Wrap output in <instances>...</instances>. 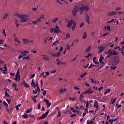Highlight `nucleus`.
Here are the masks:
<instances>
[{
  "instance_id": "1",
  "label": "nucleus",
  "mask_w": 124,
  "mask_h": 124,
  "mask_svg": "<svg viewBox=\"0 0 124 124\" xmlns=\"http://www.w3.org/2000/svg\"><path fill=\"white\" fill-rule=\"evenodd\" d=\"M107 58L108 59V58H110V57H111V56H117L118 55V53H117L116 52V51H113V49H109L108 51V53H107Z\"/></svg>"
},
{
  "instance_id": "2",
  "label": "nucleus",
  "mask_w": 124,
  "mask_h": 124,
  "mask_svg": "<svg viewBox=\"0 0 124 124\" xmlns=\"http://www.w3.org/2000/svg\"><path fill=\"white\" fill-rule=\"evenodd\" d=\"M17 16L19 18H21V19L20 20V22H22V23L27 22V20H28V16L26 15L19 14Z\"/></svg>"
},
{
  "instance_id": "3",
  "label": "nucleus",
  "mask_w": 124,
  "mask_h": 124,
  "mask_svg": "<svg viewBox=\"0 0 124 124\" xmlns=\"http://www.w3.org/2000/svg\"><path fill=\"white\" fill-rule=\"evenodd\" d=\"M15 78H14V80L17 82V81H18V82L21 80V77H20V69H18L17 71L16 74L15 76Z\"/></svg>"
},
{
  "instance_id": "4",
  "label": "nucleus",
  "mask_w": 124,
  "mask_h": 124,
  "mask_svg": "<svg viewBox=\"0 0 124 124\" xmlns=\"http://www.w3.org/2000/svg\"><path fill=\"white\" fill-rule=\"evenodd\" d=\"M79 8L81 9V11H89V10H90V6H89V5H82Z\"/></svg>"
},
{
  "instance_id": "5",
  "label": "nucleus",
  "mask_w": 124,
  "mask_h": 124,
  "mask_svg": "<svg viewBox=\"0 0 124 124\" xmlns=\"http://www.w3.org/2000/svg\"><path fill=\"white\" fill-rule=\"evenodd\" d=\"M50 55L51 56H52V57L58 58V57L61 56V53L60 52V51H58L55 53H51Z\"/></svg>"
},
{
  "instance_id": "6",
  "label": "nucleus",
  "mask_w": 124,
  "mask_h": 124,
  "mask_svg": "<svg viewBox=\"0 0 124 124\" xmlns=\"http://www.w3.org/2000/svg\"><path fill=\"white\" fill-rule=\"evenodd\" d=\"M117 14V12H114V11H111V12H108L107 13L108 16H111L114 15H116Z\"/></svg>"
},
{
  "instance_id": "7",
  "label": "nucleus",
  "mask_w": 124,
  "mask_h": 124,
  "mask_svg": "<svg viewBox=\"0 0 124 124\" xmlns=\"http://www.w3.org/2000/svg\"><path fill=\"white\" fill-rule=\"evenodd\" d=\"M98 48H99L98 53L100 54V53H101V52H103V51H104V50H105V49L106 48V46H102L100 47H98Z\"/></svg>"
},
{
  "instance_id": "8",
  "label": "nucleus",
  "mask_w": 124,
  "mask_h": 124,
  "mask_svg": "<svg viewBox=\"0 0 124 124\" xmlns=\"http://www.w3.org/2000/svg\"><path fill=\"white\" fill-rule=\"evenodd\" d=\"M44 101L46 102V103L47 105V108H49V107H50V106H51V103H50V102H49V100L46 99V98H44Z\"/></svg>"
},
{
  "instance_id": "9",
  "label": "nucleus",
  "mask_w": 124,
  "mask_h": 124,
  "mask_svg": "<svg viewBox=\"0 0 124 124\" xmlns=\"http://www.w3.org/2000/svg\"><path fill=\"white\" fill-rule=\"evenodd\" d=\"M73 23V20H71L70 21H68V24L67 25V28H71V26H72V24Z\"/></svg>"
},
{
  "instance_id": "10",
  "label": "nucleus",
  "mask_w": 124,
  "mask_h": 124,
  "mask_svg": "<svg viewBox=\"0 0 124 124\" xmlns=\"http://www.w3.org/2000/svg\"><path fill=\"white\" fill-rule=\"evenodd\" d=\"M86 92L89 94H93V91H92V88L87 90Z\"/></svg>"
},
{
  "instance_id": "11",
  "label": "nucleus",
  "mask_w": 124,
  "mask_h": 124,
  "mask_svg": "<svg viewBox=\"0 0 124 124\" xmlns=\"http://www.w3.org/2000/svg\"><path fill=\"white\" fill-rule=\"evenodd\" d=\"M85 21L86 22H87L88 24H89V25H90V24H91V23H90V16H89L88 15H87L86 14V16L85 17Z\"/></svg>"
},
{
  "instance_id": "12",
  "label": "nucleus",
  "mask_w": 124,
  "mask_h": 124,
  "mask_svg": "<svg viewBox=\"0 0 124 124\" xmlns=\"http://www.w3.org/2000/svg\"><path fill=\"white\" fill-rule=\"evenodd\" d=\"M41 56H42L43 60H45V61H49V58L45 55H41Z\"/></svg>"
},
{
  "instance_id": "13",
  "label": "nucleus",
  "mask_w": 124,
  "mask_h": 124,
  "mask_svg": "<svg viewBox=\"0 0 124 124\" xmlns=\"http://www.w3.org/2000/svg\"><path fill=\"white\" fill-rule=\"evenodd\" d=\"M94 108H96V109L98 108V102L96 100H95V102L94 103Z\"/></svg>"
},
{
  "instance_id": "14",
  "label": "nucleus",
  "mask_w": 124,
  "mask_h": 124,
  "mask_svg": "<svg viewBox=\"0 0 124 124\" xmlns=\"http://www.w3.org/2000/svg\"><path fill=\"white\" fill-rule=\"evenodd\" d=\"M22 41H24L23 44H28V43H29V40L28 39L24 38L22 39Z\"/></svg>"
},
{
  "instance_id": "15",
  "label": "nucleus",
  "mask_w": 124,
  "mask_h": 124,
  "mask_svg": "<svg viewBox=\"0 0 124 124\" xmlns=\"http://www.w3.org/2000/svg\"><path fill=\"white\" fill-rule=\"evenodd\" d=\"M36 86L38 93H40V89L39 88V86H38V82L37 81L36 82Z\"/></svg>"
},
{
  "instance_id": "16",
  "label": "nucleus",
  "mask_w": 124,
  "mask_h": 124,
  "mask_svg": "<svg viewBox=\"0 0 124 124\" xmlns=\"http://www.w3.org/2000/svg\"><path fill=\"white\" fill-rule=\"evenodd\" d=\"M76 27V21H75L73 23V26L72 27V30H73V31H74Z\"/></svg>"
},
{
  "instance_id": "17",
  "label": "nucleus",
  "mask_w": 124,
  "mask_h": 124,
  "mask_svg": "<svg viewBox=\"0 0 124 124\" xmlns=\"http://www.w3.org/2000/svg\"><path fill=\"white\" fill-rule=\"evenodd\" d=\"M22 117H23V118H24V119H28L29 117L28 116V114L27 113H24V114L22 115Z\"/></svg>"
},
{
  "instance_id": "18",
  "label": "nucleus",
  "mask_w": 124,
  "mask_h": 124,
  "mask_svg": "<svg viewBox=\"0 0 124 124\" xmlns=\"http://www.w3.org/2000/svg\"><path fill=\"white\" fill-rule=\"evenodd\" d=\"M77 11H75V10H72V13L73 15V16H76V13H77Z\"/></svg>"
},
{
  "instance_id": "19",
  "label": "nucleus",
  "mask_w": 124,
  "mask_h": 124,
  "mask_svg": "<svg viewBox=\"0 0 124 124\" xmlns=\"http://www.w3.org/2000/svg\"><path fill=\"white\" fill-rule=\"evenodd\" d=\"M61 33V30H60V29H55L54 31V33Z\"/></svg>"
},
{
  "instance_id": "20",
  "label": "nucleus",
  "mask_w": 124,
  "mask_h": 124,
  "mask_svg": "<svg viewBox=\"0 0 124 124\" xmlns=\"http://www.w3.org/2000/svg\"><path fill=\"white\" fill-rule=\"evenodd\" d=\"M93 66H96V67H97V66H99V65H94L93 64H91L89 67L88 68H92V67H93Z\"/></svg>"
},
{
  "instance_id": "21",
  "label": "nucleus",
  "mask_w": 124,
  "mask_h": 124,
  "mask_svg": "<svg viewBox=\"0 0 124 124\" xmlns=\"http://www.w3.org/2000/svg\"><path fill=\"white\" fill-rule=\"evenodd\" d=\"M31 86H32V87H33V88H34V89H35L36 87V84H35V82H31Z\"/></svg>"
},
{
  "instance_id": "22",
  "label": "nucleus",
  "mask_w": 124,
  "mask_h": 124,
  "mask_svg": "<svg viewBox=\"0 0 124 124\" xmlns=\"http://www.w3.org/2000/svg\"><path fill=\"white\" fill-rule=\"evenodd\" d=\"M91 46H89L88 47V48H87L85 50V52H86V53H89V52L90 51H91Z\"/></svg>"
},
{
  "instance_id": "23",
  "label": "nucleus",
  "mask_w": 124,
  "mask_h": 124,
  "mask_svg": "<svg viewBox=\"0 0 124 124\" xmlns=\"http://www.w3.org/2000/svg\"><path fill=\"white\" fill-rule=\"evenodd\" d=\"M61 116H62V114L61 113V111L59 110L58 112V114L57 115V117L60 118V117H61Z\"/></svg>"
},
{
  "instance_id": "24",
  "label": "nucleus",
  "mask_w": 124,
  "mask_h": 124,
  "mask_svg": "<svg viewBox=\"0 0 124 124\" xmlns=\"http://www.w3.org/2000/svg\"><path fill=\"white\" fill-rule=\"evenodd\" d=\"M3 104L5 107V108L8 107V104H7V103H6V102L3 101Z\"/></svg>"
},
{
  "instance_id": "25",
  "label": "nucleus",
  "mask_w": 124,
  "mask_h": 124,
  "mask_svg": "<svg viewBox=\"0 0 124 124\" xmlns=\"http://www.w3.org/2000/svg\"><path fill=\"white\" fill-rule=\"evenodd\" d=\"M70 110L71 111H72V112H73V113H76V110H75V109H74V108H73V107L70 108Z\"/></svg>"
},
{
  "instance_id": "26",
  "label": "nucleus",
  "mask_w": 124,
  "mask_h": 124,
  "mask_svg": "<svg viewBox=\"0 0 124 124\" xmlns=\"http://www.w3.org/2000/svg\"><path fill=\"white\" fill-rule=\"evenodd\" d=\"M9 97V94H8V93H7V91H5V96H4V97Z\"/></svg>"
},
{
  "instance_id": "27",
  "label": "nucleus",
  "mask_w": 124,
  "mask_h": 124,
  "mask_svg": "<svg viewBox=\"0 0 124 124\" xmlns=\"http://www.w3.org/2000/svg\"><path fill=\"white\" fill-rule=\"evenodd\" d=\"M50 111V109H48L46 111L44 114L46 116V117H47L48 116V114H49V112Z\"/></svg>"
},
{
  "instance_id": "28",
  "label": "nucleus",
  "mask_w": 124,
  "mask_h": 124,
  "mask_svg": "<svg viewBox=\"0 0 124 124\" xmlns=\"http://www.w3.org/2000/svg\"><path fill=\"white\" fill-rule=\"evenodd\" d=\"M94 122H93V120H91L90 121V120H88L87 121V124H93Z\"/></svg>"
},
{
  "instance_id": "29",
  "label": "nucleus",
  "mask_w": 124,
  "mask_h": 124,
  "mask_svg": "<svg viewBox=\"0 0 124 124\" xmlns=\"http://www.w3.org/2000/svg\"><path fill=\"white\" fill-rule=\"evenodd\" d=\"M78 9H79V8H78V6L75 5V7L73 10H75L76 11H78Z\"/></svg>"
},
{
  "instance_id": "30",
  "label": "nucleus",
  "mask_w": 124,
  "mask_h": 124,
  "mask_svg": "<svg viewBox=\"0 0 124 124\" xmlns=\"http://www.w3.org/2000/svg\"><path fill=\"white\" fill-rule=\"evenodd\" d=\"M59 17H56L54 19L52 20V22H53V23H56Z\"/></svg>"
},
{
  "instance_id": "31",
  "label": "nucleus",
  "mask_w": 124,
  "mask_h": 124,
  "mask_svg": "<svg viewBox=\"0 0 124 124\" xmlns=\"http://www.w3.org/2000/svg\"><path fill=\"white\" fill-rule=\"evenodd\" d=\"M64 63L63 62H62L61 61H59L57 62V65H60V64H63Z\"/></svg>"
},
{
  "instance_id": "32",
  "label": "nucleus",
  "mask_w": 124,
  "mask_h": 124,
  "mask_svg": "<svg viewBox=\"0 0 124 124\" xmlns=\"http://www.w3.org/2000/svg\"><path fill=\"white\" fill-rule=\"evenodd\" d=\"M30 56L23 57L22 60H30Z\"/></svg>"
},
{
  "instance_id": "33",
  "label": "nucleus",
  "mask_w": 124,
  "mask_h": 124,
  "mask_svg": "<svg viewBox=\"0 0 124 124\" xmlns=\"http://www.w3.org/2000/svg\"><path fill=\"white\" fill-rule=\"evenodd\" d=\"M111 103H110V104L111 103V104H114V103H115V101H116V98H115L114 99H113V98L111 99Z\"/></svg>"
},
{
  "instance_id": "34",
  "label": "nucleus",
  "mask_w": 124,
  "mask_h": 124,
  "mask_svg": "<svg viewBox=\"0 0 124 124\" xmlns=\"http://www.w3.org/2000/svg\"><path fill=\"white\" fill-rule=\"evenodd\" d=\"M55 28H51L50 29V31L51 33H53V32H54V31L55 32Z\"/></svg>"
},
{
  "instance_id": "35",
  "label": "nucleus",
  "mask_w": 124,
  "mask_h": 124,
  "mask_svg": "<svg viewBox=\"0 0 124 124\" xmlns=\"http://www.w3.org/2000/svg\"><path fill=\"white\" fill-rule=\"evenodd\" d=\"M67 50H70V48H71V46H69V45L67 44L66 46Z\"/></svg>"
},
{
  "instance_id": "36",
  "label": "nucleus",
  "mask_w": 124,
  "mask_h": 124,
  "mask_svg": "<svg viewBox=\"0 0 124 124\" xmlns=\"http://www.w3.org/2000/svg\"><path fill=\"white\" fill-rule=\"evenodd\" d=\"M7 16H8V14H5L3 16V19L5 20L7 18Z\"/></svg>"
},
{
  "instance_id": "37",
  "label": "nucleus",
  "mask_w": 124,
  "mask_h": 124,
  "mask_svg": "<svg viewBox=\"0 0 124 124\" xmlns=\"http://www.w3.org/2000/svg\"><path fill=\"white\" fill-rule=\"evenodd\" d=\"M114 21H115V19L112 18L110 20L108 21V24H110V23H112V22H114Z\"/></svg>"
},
{
  "instance_id": "38",
  "label": "nucleus",
  "mask_w": 124,
  "mask_h": 124,
  "mask_svg": "<svg viewBox=\"0 0 124 124\" xmlns=\"http://www.w3.org/2000/svg\"><path fill=\"white\" fill-rule=\"evenodd\" d=\"M107 30L108 31H111V27L110 26H109V25H107Z\"/></svg>"
},
{
  "instance_id": "39",
  "label": "nucleus",
  "mask_w": 124,
  "mask_h": 124,
  "mask_svg": "<svg viewBox=\"0 0 124 124\" xmlns=\"http://www.w3.org/2000/svg\"><path fill=\"white\" fill-rule=\"evenodd\" d=\"M24 87H25V88H30V86H29V84H28V83H25Z\"/></svg>"
},
{
  "instance_id": "40",
  "label": "nucleus",
  "mask_w": 124,
  "mask_h": 124,
  "mask_svg": "<svg viewBox=\"0 0 124 124\" xmlns=\"http://www.w3.org/2000/svg\"><path fill=\"white\" fill-rule=\"evenodd\" d=\"M12 87L13 88H14V89H15L16 88H17V84L15 83H13Z\"/></svg>"
},
{
  "instance_id": "41",
  "label": "nucleus",
  "mask_w": 124,
  "mask_h": 124,
  "mask_svg": "<svg viewBox=\"0 0 124 124\" xmlns=\"http://www.w3.org/2000/svg\"><path fill=\"white\" fill-rule=\"evenodd\" d=\"M87 75V73H84L83 74L80 75V78H83L84 76H86Z\"/></svg>"
},
{
  "instance_id": "42",
  "label": "nucleus",
  "mask_w": 124,
  "mask_h": 124,
  "mask_svg": "<svg viewBox=\"0 0 124 124\" xmlns=\"http://www.w3.org/2000/svg\"><path fill=\"white\" fill-rule=\"evenodd\" d=\"M66 37H67V38H70V34H69V33H66Z\"/></svg>"
},
{
  "instance_id": "43",
  "label": "nucleus",
  "mask_w": 124,
  "mask_h": 124,
  "mask_svg": "<svg viewBox=\"0 0 124 124\" xmlns=\"http://www.w3.org/2000/svg\"><path fill=\"white\" fill-rule=\"evenodd\" d=\"M87 37V33L84 32L83 36V39H85Z\"/></svg>"
},
{
  "instance_id": "44",
  "label": "nucleus",
  "mask_w": 124,
  "mask_h": 124,
  "mask_svg": "<svg viewBox=\"0 0 124 124\" xmlns=\"http://www.w3.org/2000/svg\"><path fill=\"white\" fill-rule=\"evenodd\" d=\"M31 108L30 109H27V110L26 111V113L28 114L29 113H31Z\"/></svg>"
},
{
  "instance_id": "45",
  "label": "nucleus",
  "mask_w": 124,
  "mask_h": 124,
  "mask_svg": "<svg viewBox=\"0 0 124 124\" xmlns=\"http://www.w3.org/2000/svg\"><path fill=\"white\" fill-rule=\"evenodd\" d=\"M46 93H47V91H46V90H44V91L43 92V93H42L43 95H44V96L46 95Z\"/></svg>"
},
{
  "instance_id": "46",
  "label": "nucleus",
  "mask_w": 124,
  "mask_h": 124,
  "mask_svg": "<svg viewBox=\"0 0 124 124\" xmlns=\"http://www.w3.org/2000/svg\"><path fill=\"white\" fill-rule=\"evenodd\" d=\"M117 68V66H115L114 67L113 66H111V70H115V69H116Z\"/></svg>"
},
{
  "instance_id": "47",
  "label": "nucleus",
  "mask_w": 124,
  "mask_h": 124,
  "mask_svg": "<svg viewBox=\"0 0 124 124\" xmlns=\"http://www.w3.org/2000/svg\"><path fill=\"white\" fill-rule=\"evenodd\" d=\"M33 93L34 94H36L37 93V90L35 89V90H33Z\"/></svg>"
},
{
  "instance_id": "48",
  "label": "nucleus",
  "mask_w": 124,
  "mask_h": 124,
  "mask_svg": "<svg viewBox=\"0 0 124 124\" xmlns=\"http://www.w3.org/2000/svg\"><path fill=\"white\" fill-rule=\"evenodd\" d=\"M115 50H117V49H118L119 51H121V47H119V46H116L115 47H114Z\"/></svg>"
},
{
  "instance_id": "49",
  "label": "nucleus",
  "mask_w": 124,
  "mask_h": 124,
  "mask_svg": "<svg viewBox=\"0 0 124 124\" xmlns=\"http://www.w3.org/2000/svg\"><path fill=\"white\" fill-rule=\"evenodd\" d=\"M6 101L8 103V104H10V102L11 101V99H7Z\"/></svg>"
},
{
  "instance_id": "50",
  "label": "nucleus",
  "mask_w": 124,
  "mask_h": 124,
  "mask_svg": "<svg viewBox=\"0 0 124 124\" xmlns=\"http://www.w3.org/2000/svg\"><path fill=\"white\" fill-rule=\"evenodd\" d=\"M86 108H88L89 107V101L88 100L86 101Z\"/></svg>"
},
{
  "instance_id": "51",
  "label": "nucleus",
  "mask_w": 124,
  "mask_h": 124,
  "mask_svg": "<svg viewBox=\"0 0 124 124\" xmlns=\"http://www.w3.org/2000/svg\"><path fill=\"white\" fill-rule=\"evenodd\" d=\"M39 19H45V17H44V15H42L39 17Z\"/></svg>"
},
{
  "instance_id": "52",
  "label": "nucleus",
  "mask_w": 124,
  "mask_h": 124,
  "mask_svg": "<svg viewBox=\"0 0 124 124\" xmlns=\"http://www.w3.org/2000/svg\"><path fill=\"white\" fill-rule=\"evenodd\" d=\"M24 53H25L26 54H29V52L27 50L21 51L22 54H24Z\"/></svg>"
},
{
  "instance_id": "53",
  "label": "nucleus",
  "mask_w": 124,
  "mask_h": 124,
  "mask_svg": "<svg viewBox=\"0 0 124 124\" xmlns=\"http://www.w3.org/2000/svg\"><path fill=\"white\" fill-rule=\"evenodd\" d=\"M84 22H82L79 25V28H82V27H84Z\"/></svg>"
},
{
  "instance_id": "54",
  "label": "nucleus",
  "mask_w": 124,
  "mask_h": 124,
  "mask_svg": "<svg viewBox=\"0 0 124 124\" xmlns=\"http://www.w3.org/2000/svg\"><path fill=\"white\" fill-rule=\"evenodd\" d=\"M35 76V74H33L31 76V79H32V78H34V77Z\"/></svg>"
},
{
  "instance_id": "55",
  "label": "nucleus",
  "mask_w": 124,
  "mask_h": 124,
  "mask_svg": "<svg viewBox=\"0 0 124 124\" xmlns=\"http://www.w3.org/2000/svg\"><path fill=\"white\" fill-rule=\"evenodd\" d=\"M113 120H114V119H109V120H108L109 123H114V121H113Z\"/></svg>"
},
{
  "instance_id": "56",
  "label": "nucleus",
  "mask_w": 124,
  "mask_h": 124,
  "mask_svg": "<svg viewBox=\"0 0 124 124\" xmlns=\"http://www.w3.org/2000/svg\"><path fill=\"white\" fill-rule=\"evenodd\" d=\"M93 62H94L95 64H99V62H98L97 61H95Z\"/></svg>"
},
{
  "instance_id": "57",
  "label": "nucleus",
  "mask_w": 124,
  "mask_h": 124,
  "mask_svg": "<svg viewBox=\"0 0 124 124\" xmlns=\"http://www.w3.org/2000/svg\"><path fill=\"white\" fill-rule=\"evenodd\" d=\"M103 60H104V57L100 56L99 58V61H103Z\"/></svg>"
},
{
  "instance_id": "58",
  "label": "nucleus",
  "mask_w": 124,
  "mask_h": 124,
  "mask_svg": "<svg viewBox=\"0 0 124 124\" xmlns=\"http://www.w3.org/2000/svg\"><path fill=\"white\" fill-rule=\"evenodd\" d=\"M101 90H103V87L102 86L98 88V91H101Z\"/></svg>"
},
{
  "instance_id": "59",
  "label": "nucleus",
  "mask_w": 124,
  "mask_h": 124,
  "mask_svg": "<svg viewBox=\"0 0 124 124\" xmlns=\"http://www.w3.org/2000/svg\"><path fill=\"white\" fill-rule=\"evenodd\" d=\"M83 94V93L80 94L79 98H84V95Z\"/></svg>"
},
{
  "instance_id": "60",
  "label": "nucleus",
  "mask_w": 124,
  "mask_h": 124,
  "mask_svg": "<svg viewBox=\"0 0 124 124\" xmlns=\"http://www.w3.org/2000/svg\"><path fill=\"white\" fill-rule=\"evenodd\" d=\"M3 34H4L5 36H6V33H5V30H3L2 31Z\"/></svg>"
},
{
  "instance_id": "61",
  "label": "nucleus",
  "mask_w": 124,
  "mask_h": 124,
  "mask_svg": "<svg viewBox=\"0 0 124 124\" xmlns=\"http://www.w3.org/2000/svg\"><path fill=\"white\" fill-rule=\"evenodd\" d=\"M31 98H32V99H33V102H36V99H35V98H33V97H31Z\"/></svg>"
},
{
  "instance_id": "62",
  "label": "nucleus",
  "mask_w": 124,
  "mask_h": 124,
  "mask_svg": "<svg viewBox=\"0 0 124 124\" xmlns=\"http://www.w3.org/2000/svg\"><path fill=\"white\" fill-rule=\"evenodd\" d=\"M106 91L108 93H110V92H111V89H108L106 90Z\"/></svg>"
},
{
  "instance_id": "63",
  "label": "nucleus",
  "mask_w": 124,
  "mask_h": 124,
  "mask_svg": "<svg viewBox=\"0 0 124 124\" xmlns=\"http://www.w3.org/2000/svg\"><path fill=\"white\" fill-rule=\"evenodd\" d=\"M2 123L4 124H8V123H7V122L5 121V120L3 121Z\"/></svg>"
},
{
  "instance_id": "64",
  "label": "nucleus",
  "mask_w": 124,
  "mask_h": 124,
  "mask_svg": "<svg viewBox=\"0 0 124 124\" xmlns=\"http://www.w3.org/2000/svg\"><path fill=\"white\" fill-rule=\"evenodd\" d=\"M37 107H38V109H40V108H41V107H40V104H38L37 105Z\"/></svg>"
}]
</instances>
